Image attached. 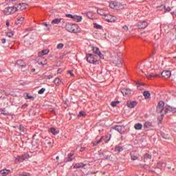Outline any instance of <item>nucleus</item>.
Instances as JSON below:
<instances>
[{
  "label": "nucleus",
  "mask_w": 176,
  "mask_h": 176,
  "mask_svg": "<svg viewBox=\"0 0 176 176\" xmlns=\"http://www.w3.org/2000/svg\"><path fill=\"white\" fill-rule=\"evenodd\" d=\"M65 28L71 34H79L82 31L79 25L73 23H67Z\"/></svg>",
  "instance_id": "f257e3e1"
},
{
  "label": "nucleus",
  "mask_w": 176,
  "mask_h": 176,
  "mask_svg": "<svg viewBox=\"0 0 176 176\" xmlns=\"http://www.w3.org/2000/svg\"><path fill=\"white\" fill-rule=\"evenodd\" d=\"M87 61L89 64H98V60L97 59V56L94 55L93 54H88L87 55Z\"/></svg>",
  "instance_id": "f03ea898"
},
{
  "label": "nucleus",
  "mask_w": 176,
  "mask_h": 176,
  "mask_svg": "<svg viewBox=\"0 0 176 176\" xmlns=\"http://www.w3.org/2000/svg\"><path fill=\"white\" fill-rule=\"evenodd\" d=\"M164 111H166V108H164V102L163 101L159 102L157 107V113H162V115H166V113H164Z\"/></svg>",
  "instance_id": "7ed1b4c3"
},
{
  "label": "nucleus",
  "mask_w": 176,
  "mask_h": 176,
  "mask_svg": "<svg viewBox=\"0 0 176 176\" xmlns=\"http://www.w3.org/2000/svg\"><path fill=\"white\" fill-rule=\"evenodd\" d=\"M103 19L105 20V21H107V23H115V21L118 20L116 16L108 14H106Z\"/></svg>",
  "instance_id": "20e7f679"
},
{
  "label": "nucleus",
  "mask_w": 176,
  "mask_h": 176,
  "mask_svg": "<svg viewBox=\"0 0 176 176\" xmlns=\"http://www.w3.org/2000/svg\"><path fill=\"white\" fill-rule=\"evenodd\" d=\"M16 12V9L15 6L13 7H7L4 9L5 14L8 16L9 14H13V13Z\"/></svg>",
  "instance_id": "39448f33"
},
{
  "label": "nucleus",
  "mask_w": 176,
  "mask_h": 176,
  "mask_svg": "<svg viewBox=\"0 0 176 176\" xmlns=\"http://www.w3.org/2000/svg\"><path fill=\"white\" fill-rule=\"evenodd\" d=\"M92 51L94 54H98L100 58L104 60V54L101 53V52L100 51V48H98V47H94Z\"/></svg>",
  "instance_id": "423d86ee"
},
{
  "label": "nucleus",
  "mask_w": 176,
  "mask_h": 176,
  "mask_svg": "<svg viewBox=\"0 0 176 176\" xmlns=\"http://www.w3.org/2000/svg\"><path fill=\"white\" fill-rule=\"evenodd\" d=\"M15 8L16 9V12L20 10H24V9L27 8V4L24 3H20L15 6Z\"/></svg>",
  "instance_id": "0eeeda50"
},
{
  "label": "nucleus",
  "mask_w": 176,
  "mask_h": 176,
  "mask_svg": "<svg viewBox=\"0 0 176 176\" xmlns=\"http://www.w3.org/2000/svg\"><path fill=\"white\" fill-rule=\"evenodd\" d=\"M168 112H171L172 113H176V108L168 106L167 107H165V111L164 113H167Z\"/></svg>",
  "instance_id": "6e6552de"
},
{
  "label": "nucleus",
  "mask_w": 176,
  "mask_h": 176,
  "mask_svg": "<svg viewBox=\"0 0 176 176\" xmlns=\"http://www.w3.org/2000/svg\"><path fill=\"white\" fill-rule=\"evenodd\" d=\"M138 27L140 29L146 28L148 27V22L145 21H140L138 23Z\"/></svg>",
  "instance_id": "1a4fd4ad"
},
{
  "label": "nucleus",
  "mask_w": 176,
  "mask_h": 176,
  "mask_svg": "<svg viewBox=\"0 0 176 176\" xmlns=\"http://www.w3.org/2000/svg\"><path fill=\"white\" fill-rule=\"evenodd\" d=\"M109 6L111 9H119V3L118 1H111L109 3Z\"/></svg>",
  "instance_id": "9d476101"
},
{
  "label": "nucleus",
  "mask_w": 176,
  "mask_h": 176,
  "mask_svg": "<svg viewBox=\"0 0 176 176\" xmlns=\"http://www.w3.org/2000/svg\"><path fill=\"white\" fill-rule=\"evenodd\" d=\"M162 76H163V78H165L166 79L170 78L171 76V72L166 70V71H164L161 73Z\"/></svg>",
  "instance_id": "9b49d317"
},
{
  "label": "nucleus",
  "mask_w": 176,
  "mask_h": 176,
  "mask_svg": "<svg viewBox=\"0 0 176 176\" xmlns=\"http://www.w3.org/2000/svg\"><path fill=\"white\" fill-rule=\"evenodd\" d=\"M11 173L10 170L9 169H2L0 170V176H7L9 175V173Z\"/></svg>",
  "instance_id": "f8f14e48"
},
{
  "label": "nucleus",
  "mask_w": 176,
  "mask_h": 176,
  "mask_svg": "<svg viewBox=\"0 0 176 176\" xmlns=\"http://www.w3.org/2000/svg\"><path fill=\"white\" fill-rule=\"evenodd\" d=\"M121 93L123 94V96H129L131 93V91L130 90V89L123 88L121 90Z\"/></svg>",
  "instance_id": "ddd939ff"
},
{
  "label": "nucleus",
  "mask_w": 176,
  "mask_h": 176,
  "mask_svg": "<svg viewBox=\"0 0 176 176\" xmlns=\"http://www.w3.org/2000/svg\"><path fill=\"white\" fill-rule=\"evenodd\" d=\"M126 105L129 108H134L137 106V102L136 101H129L127 102Z\"/></svg>",
  "instance_id": "4468645a"
},
{
  "label": "nucleus",
  "mask_w": 176,
  "mask_h": 176,
  "mask_svg": "<svg viewBox=\"0 0 176 176\" xmlns=\"http://www.w3.org/2000/svg\"><path fill=\"white\" fill-rule=\"evenodd\" d=\"M50 132L52 133V134H53L54 135H57V134L60 133V130H58V129L52 127L50 129Z\"/></svg>",
  "instance_id": "2eb2a0df"
},
{
  "label": "nucleus",
  "mask_w": 176,
  "mask_h": 176,
  "mask_svg": "<svg viewBox=\"0 0 176 176\" xmlns=\"http://www.w3.org/2000/svg\"><path fill=\"white\" fill-rule=\"evenodd\" d=\"M114 129H115V130H116V131H118V133H123L124 126H122L120 125H117L114 127Z\"/></svg>",
  "instance_id": "dca6fc26"
},
{
  "label": "nucleus",
  "mask_w": 176,
  "mask_h": 176,
  "mask_svg": "<svg viewBox=\"0 0 176 176\" xmlns=\"http://www.w3.org/2000/svg\"><path fill=\"white\" fill-rule=\"evenodd\" d=\"M16 64L17 65H19V67H27V63H25L23 60H17Z\"/></svg>",
  "instance_id": "f3484780"
},
{
  "label": "nucleus",
  "mask_w": 176,
  "mask_h": 176,
  "mask_svg": "<svg viewBox=\"0 0 176 176\" xmlns=\"http://www.w3.org/2000/svg\"><path fill=\"white\" fill-rule=\"evenodd\" d=\"M73 20L76 21V23H80L82 21V16L74 15Z\"/></svg>",
  "instance_id": "a211bd4d"
},
{
  "label": "nucleus",
  "mask_w": 176,
  "mask_h": 176,
  "mask_svg": "<svg viewBox=\"0 0 176 176\" xmlns=\"http://www.w3.org/2000/svg\"><path fill=\"white\" fill-rule=\"evenodd\" d=\"M98 14H100V16H102L103 17H105V15L107 13H105V11L102 9H98L97 10Z\"/></svg>",
  "instance_id": "6ab92c4d"
},
{
  "label": "nucleus",
  "mask_w": 176,
  "mask_h": 176,
  "mask_svg": "<svg viewBox=\"0 0 176 176\" xmlns=\"http://www.w3.org/2000/svg\"><path fill=\"white\" fill-rule=\"evenodd\" d=\"M143 96L146 100L151 98V94L148 91H145L143 92Z\"/></svg>",
  "instance_id": "aec40b11"
},
{
  "label": "nucleus",
  "mask_w": 176,
  "mask_h": 176,
  "mask_svg": "<svg viewBox=\"0 0 176 176\" xmlns=\"http://www.w3.org/2000/svg\"><path fill=\"white\" fill-rule=\"evenodd\" d=\"M74 159H75V156L74 155V153H70L68 155V158H67V160L66 162H72V160H74Z\"/></svg>",
  "instance_id": "412c9836"
},
{
  "label": "nucleus",
  "mask_w": 176,
  "mask_h": 176,
  "mask_svg": "<svg viewBox=\"0 0 176 176\" xmlns=\"http://www.w3.org/2000/svg\"><path fill=\"white\" fill-rule=\"evenodd\" d=\"M24 160H25V157L24 155L19 156L16 159V162H19L20 163H22V162H24Z\"/></svg>",
  "instance_id": "4be33fe9"
},
{
  "label": "nucleus",
  "mask_w": 176,
  "mask_h": 176,
  "mask_svg": "<svg viewBox=\"0 0 176 176\" xmlns=\"http://www.w3.org/2000/svg\"><path fill=\"white\" fill-rule=\"evenodd\" d=\"M122 58H119L117 60H114V64H116L117 67H122Z\"/></svg>",
  "instance_id": "5701e85b"
},
{
  "label": "nucleus",
  "mask_w": 176,
  "mask_h": 176,
  "mask_svg": "<svg viewBox=\"0 0 176 176\" xmlns=\"http://www.w3.org/2000/svg\"><path fill=\"white\" fill-rule=\"evenodd\" d=\"M61 23V19H55L52 20L51 22V24L54 25V24H60Z\"/></svg>",
  "instance_id": "b1692460"
},
{
  "label": "nucleus",
  "mask_w": 176,
  "mask_h": 176,
  "mask_svg": "<svg viewBox=\"0 0 176 176\" xmlns=\"http://www.w3.org/2000/svg\"><path fill=\"white\" fill-rule=\"evenodd\" d=\"M146 78H148V79L151 78H156V76H159V74H155L153 73L151 74H146Z\"/></svg>",
  "instance_id": "393cba45"
},
{
  "label": "nucleus",
  "mask_w": 176,
  "mask_h": 176,
  "mask_svg": "<svg viewBox=\"0 0 176 176\" xmlns=\"http://www.w3.org/2000/svg\"><path fill=\"white\" fill-rule=\"evenodd\" d=\"M54 83L56 85V86H60L61 84V80L58 78H56L54 79Z\"/></svg>",
  "instance_id": "a878e982"
},
{
  "label": "nucleus",
  "mask_w": 176,
  "mask_h": 176,
  "mask_svg": "<svg viewBox=\"0 0 176 176\" xmlns=\"http://www.w3.org/2000/svg\"><path fill=\"white\" fill-rule=\"evenodd\" d=\"M24 17L20 16L17 18L16 24H23V21H24Z\"/></svg>",
  "instance_id": "bb28decb"
},
{
  "label": "nucleus",
  "mask_w": 176,
  "mask_h": 176,
  "mask_svg": "<svg viewBox=\"0 0 176 176\" xmlns=\"http://www.w3.org/2000/svg\"><path fill=\"white\" fill-rule=\"evenodd\" d=\"M102 140H104V137H102V138H101L99 140H98V141L94 142H93V145H94V146L98 145V144H100V142H102Z\"/></svg>",
  "instance_id": "cd10ccee"
},
{
  "label": "nucleus",
  "mask_w": 176,
  "mask_h": 176,
  "mask_svg": "<svg viewBox=\"0 0 176 176\" xmlns=\"http://www.w3.org/2000/svg\"><path fill=\"white\" fill-rule=\"evenodd\" d=\"M144 127L146 129H149V127H152V122H146L144 124Z\"/></svg>",
  "instance_id": "c85d7f7f"
},
{
  "label": "nucleus",
  "mask_w": 176,
  "mask_h": 176,
  "mask_svg": "<svg viewBox=\"0 0 176 176\" xmlns=\"http://www.w3.org/2000/svg\"><path fill=\"white\" fill-rule=\"evenodd\" d=\"M135 130H141V129H142V124H141L140 123H138L136 124H135Z\"/></svg>",
  "instance_id": "c756f323"
},
{
  "label": "nucleus",
  "mask_w": 176,
  "mask_h": 176,
  "mask_svg": "<svg viewBox=\"0 0 176 176\" xmlns=\"http://www.w3.org/2000/svg\"><path fill=\"white\" fill-rule=\"evenodd\" d=\"M85 166H86V164H77L74 165V168H82V167H85Z\"/></svg>",
  "instance_id": "7c9ffc66"
},
{
  "label": "nucleus",
  "mask_w": 176,
  "mask_h": 176,
  "mask_svg": "<svg viewBox=\"0 0 176 176\" xmlns=\"http://www.w3.org/2000/svg\"><path fill=\"white\" fill-rule=\"evenodd\" d=\"M49 54V50H44L41 52V53H39V56H45V54Z\"/></svg>",
  "instance_id": "2f4dec72"
},
{
  "label": "nucleus",
  "mask_w": 176,
  "mask_h": 176,
  "mask_svg": "<svg viewBox=\"0 0 176 176\" xmlns=\"http://www.w3.org/2000/svg\"><path fill=\"white\" fill-rule=\"evenodd\" d=\"M87 16L89 19H90L91 20L94 19V15H93V13L91 12H87Z\"/></svg>",
  "instance_id": "473e14b6"
},
{
  "label": "nucleus",
  "mask_w": 176,
  "mask_h": 176,
  "mask_svg": "<svg viewBox=\"0 0 176 176\" xmlns=\"http://www.w3.org/2000/svg\"><path fill=\"white\" fill-rule=\"evenodd\" d=\"M94 28H96V30H102V26H101L100 25L97 24V23H94Z\"/></svg>",
  "instance_id": "72a5a7b5"
},
{
  "label": "nucleus",
  "mask_w": 176,
  "mask_h": 176,
  "mask_svg": "<svg viewBox=\"0 0 176 176\" xmlns=\"http://www.w3.org/2000/svg\"><path fill=\"white\" fill-rule=\"evenodd\" d=\"M18 176H31V175H30V173H27L25 172H22L20 173Z\"/></svg>",
  "instance_id": "f704fd0d"
},
{
  "label": "nucleus",
  "mask_w": 176,
  "mask_h": 176,
  "mask_svg": "<svg viewBox=\"0 0 176 176\" xmlns=\"http://www.w3.org/2000/svg\"><path fill=\"white\" fill-rule=\"evenodd\" d=\"M116 152H122L123 151V147L122 146H117L116 147Z\"/></svg>",
  "instance_id": "c9c22d12"
},
{
  "label": "nucleus",
  "mask_w": 176,
  "mask_h": 176,
  "mask_svg": "<svg viewBox=\"0 0 176 176\" xmlns=\"http://www.w3.org/2000/svg\"><path fill=\"white\" fill-rule=\"evenodd\" d=\"M14 35V33L13 32H7V36H8V38H12Z\"/></svg>",
  "instance_id": "e433bc0d"
},
{
  "label": "nucleus",
  "mask_w": 176,
  "mask_h": 176,
  "mask_svg": "<svg viewBox=\"0 0 176 176\" xmlns=\"http://www.w3.org/2000/svg\"><path fill=\"white\" fill-rule=\"evenodd\" d=\"M63 47H64V44L63 43H59L56 46V49H58V50L63 49Z\"/></svg>",
  "instance_id": "4c0bfd02"
},
{
  "label": "nucleus",
  "mask_w": 176,
  "mask_h": 176,
  "mask_svg": "<svg viewBox=\"0 0 176 176\" xmlns=\"http://www.w3.org/2000/svg\"><path fill=\"white\" fill-rule=\"evenodd\" d=\"M144 159H151L152 158V155H149L148 153H146V154H144Z\"/></svg>",
  "instance_id": "58836bf2"
},
{
  "label": "nucleus",
  "mask_w": 176,
  "mask_h": 176,
  "mask_svg": "<svg viewBox=\"0 0 176 176\" xmlns=\"http://www.w3.org/2000/svg\"><path fill=\"white\" fill-rule=\"evenodd\" d=\"M45 90L46 89L45 88H42L40 90H38V94H43V93H45Z\"/></svg>",
  "instance_id": "ea45409f"
},
{
  "label": "nucleus",
  "mask_w": 176,
  "mask_h": 176,
  "mask_svg": "<svg viewBox=\"0 0 176 176\" xmlns=\"http://www.w3.org/2000/svg\"><path fill=\"white\" fill-rule=\"evenodd\" d=\"M25 44L26 46H30L31 45V41H28L27 39L25 38Z\"/></svg>",
  "instance_id": "a19ab883"
},
{
  "label": "nucleus",
  "mask_w": 176,
  "mask_h": 176,
  "mask_svg": "<svg viewBox=\"0 0 176 176\" xmlns=\"http://www.w3.org/2000/svg\"><path fill=\"white\" fill-rule=\"evenodd\" d=\"M122 30L124 32L129 31V27H127V25H124V26H122Z\"/></svg>",
  "instance_id": "79ce46f5"
},
{
  "label": "nucleus",
  "mask_w": 176,
  "mask_h": 176,
  "mask_svg": "<svg viewBox=\"0 0 176 176\" xmlns=\"http://www.w3.org/2000/svg\"><path fill=\"white\" fill-rule=\"evenodd\" d=\"M66 17H69V19H72L74 20V15L68 14H66Z\"/></svg>",
  "instance_id": "37998d69"
},
{
  "label": "nucleus",
  "mask_w": 176,
  "mask_h": 176,
  "mask_svg": "<svg viewBox=\"0 0 176 176\" xmlns=\"http://www.w3.org/2000/svg\"><path fill=\"white\" fill-rule=\"evenodd\" d=\"M43 25H45V27H47L48 30H50L51 27V25L49 26V25L46 22L43 23Z\"/></svg>",
  "instance_id": "c03bdc74"
},
{
  "label": "nucleus",
  "mask_w": 176,
  "mask_h": 176,
  "mask_svg": "<svg viewBox=\"0 0 176 176\" xmlns=\"http://www.w3.org/2000/svg\"><path fill=\"white\" fill-rule=\"evenodd\" d=\"M26 99H28V100H34V97H32V96H31L28 94L26 96Z\"/></svg>",
  "instance_id": "a18cd8bd"
},
{
  "label": "nucleus",
  "mask_w": 176,
  "mask_h": 176,
  "mask_svg": "<svg viewBox=\"0 0 176 176\" xmlns=\"http://www.w3.org/2000/svg\"><path fill=\"white\" fill-rule=\"evenodd\" d=\"M164 8H165L166 12H170V10H171V8H170V7H167V6H165Z\"/></svg>",
  "instance_id": "49530a36"
},
{
  "label": "nucleus",
  "mask_w": 176,
  "mask_h": 176,
  "mask_svg": "<svg viewBox=\"0 0 176 176\" xmlns=\"http://www.w3.org/2000/svg\"><path fill=\"white\" fill-rule=\"evenodd\" d=\"M119 102H112L111 105V107H116V104H118Z\"/></svg>",
  "instance_id": "de8ad7c7"
},
{
  "label": "nucleus",
  "mask_w": 176,
  "mask_h": 176,
  "mask_svg": "<svg viewBox=\"0 0 176 176\" xmlns=\"http://www.w3.org/2000/svg\"><path fill=\"white\" fill-rule=\"evenodd\" d=\"M80 116H85V112L83 111H80L78 114V118Z\"/></svg>",
  "instance_id": "09e8293b"
},
{
  "label": "nucleus",
  "mask_w": 176,
  "mask_h": 176,
  "mask_svg": "<svg viewBox=\"0 0 176 176\" xmlns=\"http://www.w3.org/2000/svg\"><path fill=\"white\" fill-rule=\"evenodd\" d=\"M171 14L173 17H176V10L171 12Z\"/></svg>",
  "instance_id": "8fccbe9b"
},
{
  "label": "nucleus",
  "mask_w": 176,
  "mask_h": 176,
  "mask_svg": "<svg viewBox=\"0 0 176 176\" xmlns=\"http://www.w3.org/2000/svg\"><path fill=\"white\" fill-rule=\"evenodd\" d=\"M163 138H164L165 140H170V136L168 135H166L165 136H163Z\"/></svg>",
  "instance_id": "3c124183"
},
{
  "label": "nucleus",
  "mask_w": 176,
  "mask_h": 176,
  "mask_svg": "<svg viewBox=\"0 0 176 176\" xmlns=\"http://www.w3.org/2000/svg\"><path fill=\"white\" fill-rule=\"evenodd\" d=\"M138 159V157L137 156H132L131 157L132 160H137Z\"/></svg>",
  "instance_id": "603ef678"
},
{
  "label": "nucleus",
  "mask_w": 176,
  "mask_h": 176,
  "mask_svg": "<svg viewBox=\"0 0 176 176\" xmlns=\"http://www.w3.org/2000/svg\"><path fill=\"white\" fill-rule=\"evenodd\" d=\"M1 43H6V39L5 38L1 39Z\"/></svg>",
  "instance_id": "864d4df0"
},
{
  "label": "nucleus",
  "mask_w": 176,
  "mask_h": 176,
  "mask_svg": "<svg viewBox=\"0 0 176 176\" xmlns=\"http://www.w3.org/2000/svg\"><path fill=\"white\" fill-rule=\"evenodd\" d=\"M68 72L71 76H74V73H72V71H69Z\"/></svg>",
  "instance_id": "5fc2aeb1"
},
{
  "label": "nucleus",
  "mask_w": 176,
  "mask_h": 176,
  "mask_svg": "<svg viewBox=\"0 0 176 176\" xmlns=\"http://www.w3.org/2000/svg\"><path fill=\"white\" fill-rule=\"evenodd\" d=\"M19 130H20L21 131H23V126H22V125H20V126H19Z\"/></svg>",
  "instance_id": "6e6d98bb"
},
{
  "label": "nucleus",
  "mask_w": 176,
  "mask_h": 176,
  "mask_svg": "<svg viewBox=\"0 0 176 176\" xmlns=\"http://www.w3.org/2000/svg\"><path fill=\"white\" fill-rule=\"evenodd\" d=\"M6 24L7 27H9V25H10V23H9V21H7L6 23Z\"/></svg>",
  "instance_id": "4d7b16f0"
},
{
  "label": "nucleus",
  "mask_w": 176,
  "mask_h": 176,
  "mask_svg": "<svg viewBox=\"0 0 176 176\" xmlns=\"http://www.w3.org/2000/svg\"><path fill=\"white\" fill-rule=\"evenodd\" d=\"M83 151H85V148L81 147V148H80V152H83Z\"/></svg>",
  "instance_id": "13d9d810"
},
{
  "label": "nucleus",
  "mask_w": 176,
  "mask_h": 176,
  "mask_svg": "<svg viewBox=\"0 0 176 176\" xmlns=\"http://www.w3.org/2000/svg\"><path fill=\"white\" fill-rule=\"evenodd\" d=\"M47 78H48V79H52L53 78V76H50H50H47Z\"/></svg>",
  "instance_id": "bf43d9fd"
},
{
  "label": "nucleus",
  "mask_w": 176,
  "mask_h": 176,
  "mask_svg": "<svg viewBox=\"0 0 176 176\" xmlns=\"http://www.w3.org/2000/svg\"><path fill=\"white\" fill-rule=\"evenodd\" d=\"M25 31H32V28H28V29H26Z\"/></svg>",
  "instance_id": "052dcab7"
},
{
  "label": "nucleus",
  "mask_w": 176,
  "mask_h": 176,
  "mask_svg": "<svg viewBox=\"0 0 176 176\" xmlns=\"http://www.w3.org/2000/svg\"><path fill=\"white\" fill-rule=\"evenodd\" d=\"M111 140V135H110L109 140H107L105 142V143L107 144V143L109 142V140Z\"/></svg>",
  "instance_id": "680f3d73"
},
{
  "label": "nucleus",
  "mask_w": 176,
  "mask_h": 176,
  "mask_svg": "<svg viewBox=\"0 0 176 176\" xmlns=\"http://www.w3.org/2000/svg\"><path fill=\"white\" fill-rule=\"evenodd\" d=\"M163 164H163V163H162V162H160V163H158V166H163Z\"/></svg>",
  "instance_id": "e2e57ef3"
},
{
  "label": "nucleus",
  "mask_w": 176,
  "mask_h": 176,
  "mask_svg": "<svg viewBox=\"0 0 176 176\" xmlns=\"http://www.w3.org/2000/svg\"><path fill=\"white\" fill-rule=\"evenodd\" d=\"M56 160H58V159H60V157L57 156V157H56Z\"/></svg>",
  "instance_id": "0e129e2a"
},
{
  "label": "nucleus",
  "mask_w": 176,
  "mask_h": 176,
  "mask_svg": "<svg viewBox=\"0 0 176 176\" xmlns=\"http://www.w3.org/2000/svg\"><path fill=\"white\" fill-rule=\"evenodd\" d=\"M32 72H35V69H32Z\"/></svg>",
  "instance_id": "69168bd1"
},
{
  "label": "nucleus",
  "mask_w": 176,
  "mask_h": 176,
  "mask_svg": "<svg viewBox=\"0 0 176 176\" xmlns=\"http://www.w3.org/2000/svg\"><path fill=\"white\" fill-rule=\"evenodd\" d=\"M7 1H16V0H6Z\"/></svg>",
  "instance_id": "338daca9"
},
{
  "label": "nucleus",
  "mask_w": 176,
  "mask_h": 176,
  "mask_svg": "<svg viewBox=\"0 0 176 176\" xmlns=\"http://www.w3.org/2000/svg\"><path fill=\"white\" fill-rule=\"evenodd\" d=\"M103 174H105V172H104Z\"/></svg>",
  "instance_id": "774afa93"
}]
</instances>
